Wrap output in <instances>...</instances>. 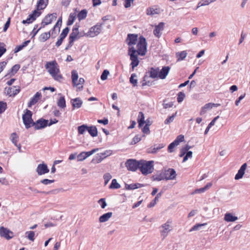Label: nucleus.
Here are the masks:
<instances>
[{"instance_id": "obj_1", "label": "nucleus", "mask_w": 250, "mask_h": 250, "mask_svg": "<svg viewBox=\"0 0 250 250\" xmlns=\"http://www.w3.org/2000/svg\"><path fill=\"white\" fill-rule=\"evenodd\" d=\"M45 66L54 80L60 82L62 79V76L60 74L59 66L56 61L47 62Z\"/></svg>"}, {"instance_id": "obj_2", "label": "nucleus", "mask_w": 250, "mask_h": 250, "mask_svg": "<svg viewBox=\"0 0 250 250\" xmlns=\"http://www.w3.org/2000/svg\"><path fill=\"white\" fill-rule=\"evenodd\" d=\"M153 164V161L140 160L139 169L144 175L151 173L154 169Z\"/></svg>"}, {"instance_id": "obj_3", "label": "nucleus", "mask_w": 250, "mask_h": 250, "mask_svg": "<svg viewBox=\"0 0 250 250\" xmlns=\"http://www.w3.org/2000/svg\"><path fill=\"white\" fill-rule=\"evenodd\" d=\"M128 54L130 56V59L131 61V65L132 69H134L139 63L137 50L133 47H129Z\"/></svg>"}, {"instance_id": "obj_4", "label": "nucleus", "mask_w": 250, "mask_h": 250, "mask_svg": "<svg viewBox=\"0 0 250 250\" xmlns=\"http://www.w3.org/2000/svg\"><path fill=\"white\" fill-rule=\"evenodd\" d=\"M172 221L168 220L166 223L163 224L160 227V234L162 239H165L168 234L169 232L172 230L171 226Z\"/></svg>"}, {"instance_id": "obj_5", "label": "nucleus", "mask_w": 250, "mask_h": 250, "mask_svg": "<svg viewBox=\"0 0 250 250\" xmlns=\"http://www.w3.org/2000/svg\"><path fill=\"white\" fill-rule=\"evenodd\" d=\"M32 112L27 109L25 110V113L22 115L23 122L27 129L32 126L34 122L32 119Z\"/></svg>"}, {"instance_id": "obj_6", "label": "nucleus", "mask_w": 250, "mask_h": 250, "mask_svg": "<svg viewBox=\"0 0 250 250\" xmlns=\"http://www.w3.org/2000/svg\"><path fill=\"white\" fill-rule=\"evenodd\" d=\"M137 46V53L138 54L144 56L146 52V39L142 36L140 37Z\"/></svg>"}, {"instance_id": "obj_7", "label": "nucleus", "mask_w": 250, "mask_h": 250, "mask_svg": "<svg viewBox=\"0 0 250 250\" xmlns=\"http://www.w3.org/2000/svg\"><path fill=\"white\" fill-rule=\"evenodd\" d=\"M127 169L130 171H135L139 168L140 161L134 159H128L125 164Z\"/></svg>"}, {"instance_id": "obj_8", "label": "nucleus", "mask_w": 250, "mask_h": 250, "mask_svg": "<svg viewBox=\"0 0 250 250\" xmlns=\"http://www.w3.org/2000/svg\"><path fill=\"white\" fill-rule=\"evenodd\" d=\"M103 23H98L95 26L91 27L89 31L87 33L86 36L90 37H94L99 35L101 30Z\"/></svg>"}, {"instance_id": "obj_9", "label": "nucleus", "mask_w": 250, "mask_h": 250, "mask_svg": "<svg viewBox=\"0 0 250 250\" xmlns=\"http://www.w3.org/2000/svg\"><path fill=\"white\" fill-rule=\"evenodd\" d=\"M79 33V26L75 25L69 35L68 47H71L73 45L74 41L77 39Z\"/></svg>"}, {"instance_id": "obj_10", "label": "nucleus", "mask_w": 250, "mask_h": 250, "mask_svg": "<svg viewBox=\"0 0 250 250\" xmlns=\"http://www.w3.org/2000/svg\"><path fill=\"white\" fill-rule=\"evenodd\" d=\"M0 235L7 240L12 238L14 236L12 231L3 227H0Z\"/></svg>"}, {"instance_id": "obj_11", "label": "nucleus", "mask_w": 250, "mask_h": 250, "mask_svg": "<svg viewBox=\"0 0 250 250\" xmlns=\"http://www.w3.org/2000/svg\"><path fill=\"white\" fill-rule=\"evenodd\" d=\"M48 120L41 118L36 122H34L32 126H34L35 129L39 130L46 127L48 125Z\"/></svg>"}, {"instance_id": "obj_12", "label": "nucleus", "mask_w": 250, "mask_h": 250, "mask_svg": "<svg viewBox=\"0 0 250 250\" xmlns=\"http://www.w3.org/2000/svg\"><path fill=\"white\" fill-rule=\"evenodd\" d=\"M57 18V14L56 13L48 14L43 19L42 22V27H44L45 25H48L52 22Z\"/></svg>"}, {"instance_id": "obj_13", "label": "nucleus", "mask_w": 250, "mask_h": 250, "mask_svg": "<svg viewBox=\"0 0 250 250\" xmlns=\"http://www.w3.org/2000/svg\"><path fill=\"white\" fill-rule=\"evenodd\" d=\"M49 171L47 166L44 163L40 164L38 165L36 172L39 175H42L48 173Z\"/></svg>"}, {"instance_id": "obj_14", "label": "nucleus", "mask_w": 250, "mask_h": 250, "mask_svg": "<svg viewBox=\"0 0 250 250\" xmlns=\"http://www.w3.org/2000/svg\"><path fill=\"white\" fill-rule=\"evenodd\" d=\"M166 180H173L176 178V173L173 168H169L166 170L164 173Z\"/></svg>"}, {"instance_id": "obj_15", "label": "nucleus", "mask_w": 250, "mask_h": 250, "mask_svg": "<svg viewBox=\"0 0 250 250\" xmlns=\"http://www.w3.org/2000/svg\"><path fill=\"white\" fill-rule=\"evenodd\" d=\"M165 23L164 22H160L158 25H156L155 29L153 31L154 35L157 38H160L161 36V32L164 30Z\"/></svg>"}, {"instance_id": "obj_16", "label": "nucleus", "mask_w": 250, "mask_h": 250, "mask_svg": "<svg viewBox=\"0 0 250 250\" xmlns=\"http://www.w3.org/2000/svg\"><path fill=\"white\" fill-rule=\"evenodd\" d=\"M247 165L246 163H244L241 167L239 169L237 173L235 176V180H239L242 178L245 173V171L247 168Z\"/></svg>"}, {"instance_id": "obj_17", "label": "nucleus", "mask_w": 250, "mask_h": 250, "mask_svg": "<svg viewBox=\"0 0 250 250\" xmlns=\"http://www.w3.org/2000/svg\"><path fill=\"white\" fill-rule=\"evenodd\" d=\"M138 35L136 34H128L127 35V41L128 45L135 44L137 40Z\"/></svg>"}, {"instance_id": "obj_18", "label": "nucleus", "mask_w": 250, "mask_h": 250, "mask_svg": "<svg viewBox=\"0 0 250 250\" xmlns=\"http://www.w3.org/2000/svg\"><path fill=\"white\" fill-rule=\"evenodd\" d=\"M170 70L169 66H164L160 72H159L158 77L161 79H164L166 78Z\"/></svg>"}, {"instance_id": "obj_19", "label": "nucleus", "mask_w": 250, "mask_h": 250, "mask_svg": "<svg viewBox=\"0 0 250 250\" xmlns=\"http://www.w3.org/2000/svg\"><path fill=\"white\" fill-rule=\"evenodd\" d=\"M71 103L72 105L73 109L79 108L81 107L83 104V101L80 98H76L71 99Z\"/></svg>"}, {"instance_id": "obj_20", "label": "nucleus", "mask_w": 250, "mask_h": 250, "mask_svg": "<svg viewBox=\"0 0 250 250\" xmlns=\"http://www.w3.org/2000/svg\"><path fill=\"white\" fill-rule=\"evenodd\" d=\"M20 89L19 88H16V86L9 87L6 90L7 94L9 96H15L19 93Z\"/></svg>"}, {"instance_id": "obj_21", "label": "nucleus", "mask_w": 250, "mask_h": 250, "mask_svg": "<svg viewBox=\"0 0 250 250\" xmlns=\"http://www.w3.org/2000/svg\"><path fill=\"white\" fill-rule=\"evenodd\" d=\"M41 96V93H40L39 92H37L35 94V95H34V96L31 99L30 102L28 103V106L29 107H30L32 105H34L35 104H36L38 102V101H39V100L40 99V98Z\"/></svg>"}, {"instance_id": "obj_22", "label": "nucleus", "mask_w": 250, "mask_h": 250, "mask_svg": "<svg viewBox=\"0 0 250 250\" xmlns=\"http://www.w3.org/2000/svg\"><path fill=\"white\" fill-rule=\"evenodd\" d=\"M79 76L76 70H73L71 72V78L73 86H77V81L78 79Z\"/></svg>"}, {"instance_id": "obj_23", "label": "nucleus", "mask_w": 250, "mask_h": 250, "mask_svg": "<svg viewBox=\"0 0 250 250\" xmlns=\"http://www.w3.org/2000/svg\"><path fill=\"white\" fill-rule=\"evenodd\" d=\"M237 219V217L233 216L232 213H227L225 214L224 220L226 222H234Z\"/></svg>"}, {"instance_id": "obj_24", "label": "nucleus", "mask_w": 250, "mask_h": 250, "mask_svg": "<svg viewBox=\"0 0 250 250\" xmlns=\"http://www.w3.org/2000/svg\"><path fill=\"white\" fill-rule=\"evenodd\" d=\"M144 187L143 184H139V183H135V184H125V188L128 190H133L135 189H137L138 188H140Z\"/></svg>"}, {"instance_id": "obj_25", "label": "nucleus", "mask_w": 250, "mask_h": 250, "mask_svg": "<svg viewBox=\"0 0 250 250\" xmlns=\"http://www.w3.org/2000/svg\"><path fill=\"white\" fill-rule=\"evenodd\" d=\"M48 0H39L37 3V7L38 10H43L47 6Z\"/></svg>"}, {"instance_id": "obj_26", "label": "nucleus", "mask_w": 250, "mask_h": 250, "mask_svg": "<svg viewBox=\"0 0 250 250\" xmlns=\"http://www.w3.org/2000/svg\"><path fill=\"white\" fill-rule=\"evenodd\" d=\"M75 12L70 13L69 16L68 20L67 22V25H71L74 23L76 19V16H77V11L76 10V9H75Z\"/></svg>"}, {"instance_id": "obj_27", "label": "nucleus", "mask_w": 250, "mask_h": 250, "mask_svg": "<svg viewBox=\"0 0 250 250\" xmlns=\"http://www.w3.org/2000/svg\"><path fill=\"white\" fill-rule=\"evenodd\" d=\"M20 68V66L19 64H15L14 65L11 69L9 71L8 73L5 75V77H7L8 76H13L19 70Z\"/></svg>"}, {"instance_id": "obj_28", "label": "nucleus", "mask_w": 250, "mask_h": 250, "mask_svg": "<svg viewBox=\"0 0 250 250\" xmlns=\"http://www.w3.org/2000/svg\"><path fill=\"white\" fill-rule=\"evenodd\" d=\"M87 131L88 132L89 134L92 137H96L98 135L97 129L95 126L92 125L90 126H88V129H87Z\"/></svg>"}, {"instance_id": "obj_29", "label": "nucleus", "mask_w": 250, "mask_h": 250, "mask_svg": "<svg viewBox=\"0 0 250 250\" xmlns=\"http://www.w3.org/2000/svg\"><path fill=\"white\" fill-rule=\"evenodd\" d=\"M112 212H111L104 213L100 217L99 222L102 223L105 222L108 220V219L112 216Z\"/></svg>"}, {"instance_id": "obj_30", "label": "nucleus", "mask_w": 250, "mask_h": 250, "mask_svg": "<svg viewBox=\"0 0 250 250\" xmlns=\"http://www.w3.org/2000/svg\"><path fill=\"white\" fill-rule=\"evenodd\" d=\"M87 12L86 9L81 10L78 14H77V17L80 21L86 18L87 16Z\"/></svg>"}, {"instance_id": "obj_31", "label": "nucleus", "mask_w": 250, "mask_h": 250, "mask_svg": "<svg viewBox=\"0 0 250 250\" xmlns=\"http://www.w3.org/2000/svg\"><path fill=\"white\" fill-rule=\"evenodd\" d=\"M159 13V9L153 7H149L146 10V14L148 15H154Z\"/></svg>"}, {"instance_id": "obj_32", "label": "nucleus", "mask_w": 250, "mask_h": 250, "mask_svg": "<svg viewBox=\"0 0 250 250\" xmlns=\"http://www.w3.org/2000/svg\"><path fill=\"white\" fill-rule=\"evenodd\" d=\"M138 122L140 127H141L145 123V116L142 112H140L139 113Z\"/></svg>"}, {"instance_id": "obj_33", "label": "nucleus", "mask_w": 250, "mask_h": 250, "mask_svg": "<svg viewBox=\"0 0 250 250\" xmlns=\"http://www.w3.org/2000/svg\"><path fill=\"white\" fill-rule=\"evenodd\" d=\"M50 32H44L39 37V40L41 42H44L48 40L50 37Z\"/></svg>"}, {"instance_id": "obj_34", "label": "nucleus", "mask_w": 250, "mask_h": 250, "mask_svg": "<svg viewBox=\"0 0 250 250\" xmlns=\"http://www.w3.org/2000/svg\"><path fill=\"white\" fill-rule=\"evenodd\" d=\"M187 55V53L186 51H183L180 52H177L176 54V57L178 58L177 61H180L184 59Z\"/></svg>"}, {"instance_id": "obj_35", "label": "nucleus", "mask_w": 250, "mask_h": 250, "mask_svg": "<svg viewBox=\"0 0 250 250\" xmlns=\"http://www.w3.org/2000/svg\"><path fill=\"white\" fill-rule=\"evenodd\" d=\"M162 195V192H159L157 194L154 199L152 200L147 206L148 208H151L154 207L155 205L156 204L157 202L158 201L159 199L161 197Z\"/></svg>"}, {"instance_id": "obj_36", "label": "nucleus", "mask_w": 250, "mask_h": 250, "mask_svg": "<svg viewBox=\"0 0 250 250\" xmlns=\"http://www.w3.org/2000/svg\"><path fill=\"white\" fill-rule=\"evenodd\" d=\"M150 73V77L152 78H157L159 75V69H154V68H151Z\"/></svg>"}, {"instance_id": "obj_37", "label": "nucleus", "mask_w": 250, "mask_h": 250, "mask_svg": "<svg viewBox=\"0 0 250 250\" xmlns=\"http://www.w3.org/2000/svg\"><path fill=\"white\" fill-rule=\"evenodd\" d=\"M88 129V126L86 125H83L78 127V131L80 134H83Z\"/></svg>"}, {"instance_id": "obj_38", "label": "nucleus", "mask_w": 250, "mask_h": 250, "mask_svg": "<svg viewBox=\"0 0 250 250\" xmlns=\"http://www.w3.org/2000/svg\"><path fill=\"white\" fill-rule=\"evenodd\" d=\"M57 105L61 108H64L66 106L65 100L64 97H61L59 99Z\"/></svg>"}, {"instance_id": "obj_39", "label": "nucleus", "mask_w": 250, "mask_h": 250, "mask_svg": "<svg viewBox=\"0 0 250 250\" xmlns=\"http://www.w3.org/2000/svg\"><path fill=\"white\" fill-rule=\"evenodd\" d=\"M219 118V116H216V117H215L212 121L209 124V125H208V126H207V127L206 128L205 132H204V134H206L208 133V132L209 129L210 128V127L211 126H212L213 125H214L215 124V122L216 121V120Z\"/></svg>"}, {"instance_id": "obj_40", "label": "nucleus", "mask_w": 250, "mask_h": 250, "mask_svg": "<svg viewBox=\"0 0 250 250\" xmlns=\"http://www.w3.org/2000/svg\"><path fill=\"white\" fill-rule=\"evenodd\" d=\"M164 146H165V145H164L162 144L154 145V147L152 149L151 151H149V152L151 153H155L157 152L158 150L163 148Z\"/></svg>"}, {"instance_id": "obj_41", "label": "nucleus", "mask_w": 250, "mask_h": 250, "mask_svg": "<svg viewBox=\"0 0 250 250\" xmlns=\"http://www.w3.org/2000/svg\"><path fill=\"white\" fill-rule=\"evenodd\" d=\"M120 185L117 183V180L114 179L112 180L111 183L109 186L110 188L118 189L120 188Z\"/></svg>"}, {"instance_id": "obj_42", "label": "nucleus", "mask_w": 250, "mask_h": 250, "mask_svg": "<svg viewBox=\"0 0 250 250\" xmlns=\"http://www.w3.org/2000/svg\"><path fill=\"white\" fill-rule=\"evenodd\" d=\"M104 159L102 155L98 154L92 160V163L94 164H98L102 162Z\"/></svg>"}, {"instance_id": "obj_43", "label": "nucleus", "mask_w": 250, "mask_h": 250, "mask_svg": "<svg viewBox=\"0 0 250 250\" xmlns=\"http://www.w3.org/2000/svg\"><path fill=\"white\" fill-rule=\"evenodd\" d=\"M136 77V74L135 73H133L131 74V77L129 79L130 83H132L134 86H136L137 84V80L136 79H134V78Z\"/></svg>"}, {"instance_id": "obj_44", "label": "nucleus", "mask_w": 250, "mask_h": 250, "mask_svg": "<svg viewBox=\"0 0 250 250\" xmlns=\"http://www.w3.org/2000/svg\"><path fill=\"white\" fill-rule=\"evenodd\" d=\"M69 31V28L67 27H65L62 31L60 37L61 39L64 40V39L66 37L68 32Z\"/></svg>"}, {"instance_id": "obj_45", "label": "nucleus", "mask_w": 250, "mask_h": 250, "mask_svg": "<svg viewBox=\"0 0 250 250\" xmlns=\"http://www.w3.org/2000/svg\"><path fill=\"white\" fill-rule=\"evenodd\" d=\"M220 105V104H212L208 103L204 105V109H209L212 108L213 107H217Z\"/></svg>"}, {"instance_id": "obj_46", "label": "nucleus", "mask_w": 250, "mask_h": 250, "mask_svg": "<svg viewBox=\"0 0 250 250\" xmlns=\"http://www.w3.org/2000/svg\"><path fill=\"white\" fill-rule=\"evenodd\" d=\"M112 176L109 173H106L104 175V185H106L109 180L111 179Z\"/></svg>"}, {"instance_id": "obj_47", "label": "nucleus", "mask_w": 250, "mask_h": 250, "mask_svg": "<svg viewBox=\"0 0 250 250\" xmlns=\"http://www.w3.org/2000/svg\"><path fill=\"white\" fill-rule=\"evenodd\" d=\"M39 10H35L33 11V13L29 15H32V18L33 20H35L37 17L40 16L41 14V12L39 11Z\"/></svg>"}, {"instance_id": "obj_48", "label": "nucleus", "mask_w": 250, "mask_h": 250, "mask_svg": "<svg viewBox=\"0 0 250 250\" xmlns=\"http://www.w3.org/2000/svg\"><path fill=\"white\" fill-rule=\"evenodd\" d=\"M109 72L108 70H107L106 69L104 70L101 76V79L103 81H104V80H106L107 78V76L109 75Z\"/></svg>"}, {"instance_id": "obj_49", "label": "nucleus", "mask_w": 250, "mask_h": 250, "mask_svg": "<svg viewBox=\"0 0 250 250\" xmlns=\"http://www.w3.org/2000/svg\"><path fill=\"white\" fill-rule=\"evenodd\" d=\"M26 234H27V238L30 240L33 241L34 240L35 232L33 231H27Z\"/></svg>"}, {"instance_id": "obj_50", "label": "nucleus", "mask_w": 250, "mask_h": 250, "mask_svg": "<svg viewBox=\"0 0 250 250\" xmlns=\"http://www.w3.org/2000/svg\"><path fill=\"white\" fill-rule=\"evenodd\" d=\"M6 103L3 102H0V114L3 113L6 110Z\"/></svg>"}, {"instance_id": "obj_51", "label": "nucleus", "mask_w": 250, "mask_h": 250, "mask_svg": "<svg viewBox=\"0 0 250 250\" xmlns=\"http://www.w3.org/2000/svg\"><path fill=\"white\" fill-rule=\"evenodd\" d=\"M11 141L15 146H17L18 136L16 133H13L11 134Z\"/></svg>"}, {"instance_id": "obj_52", "label": "nucleus", "mask_w": 250, "mask_h": 250, "mask_svg": "<svg viewBox=\"0 0 250 250\" xmlns=\"http://www.w3.org/2000/svg\"><path fill=\"white\" fill-rule=\"evenodd\" d=\"M141 140V138L138 135H136L132 139V142L130 143L131 145H135Z\"/></svg>"}, {"instance_id": "obj_53", "label": "nucleus", "mask_w": 250, "mask_h": 250, "mask_svg": "<svg viewBox=\"0 0 250 250\" xmlns=\"http://www.w3.org/2000/svg\"><path fill=\"white\" fill-rule=\"evenodd\" d=\"M176 113H175L174 114H173L172 116L167 118L165 121V124L167 125V124H169V123H170L171 122H172L174 120V119L176 116Z\"/></svg>"}, {"instance_id": "obj_54", "label": "nucleus", "mask_w": 250, "mask_h": 250, "mask_svg": "<svg viewBox=\"0 0 250 250\" xmlns=\"http://www.w3.org/2000/svg\"><path fill=\"white\" fill-rule=\"evenodd\" d=\"M185 97V95L184 93H183V92H179V93L178 94V97H177V102L178 103L182 102L183 101Z\"/></svg>"}, {"instance_id": "obj_55", "label": "nucleus", "mask_w": 250, "mask_h": 250, "mask_svg": "<svg viewBox=\"0 0 250 250\" xmlns=\"http://www.w3.org/2000/svg\"><path fill=\"white\" fill-rule=\"evenodd\" d=\"M98 203L100 204L101 207L102 208H104L107 205L104 198L100 199L98 201Z\"/></svg>"}, {"instance_id": "obj_56", "label": "nucleus", "mask_w": 250, "mask_h": 250, "mask_svg": "<svg viewBox=\"0 0 250 250\" xmlns=\"http://www.w3.org/2000/svg\"><path fill=\"white\" fill-rule=\"evenodd\" d=\"M192 155V152L191 151H188L186 154V155L184 156L183 158V162H186L188 158H191Z\"/></svg>"}, {"instance_id": "obj_57", "label": "nucleus", "mask_w": 250, "mask_h": 250, "mask_svg": "<svg viewBox=\"0 0 250 250\" xmlns=\"http://www.w3.org/2000/svg\"><path fill=\"white\" fill-rule=\"evenodd\" d=\"M35 20H33V19L32 18V15H29L28 18L26 20H23L22 21V23L23 24H25V23L29 24V23H32Z\"/></svg>"}, {"instance_id": "obj_58", "label": "nucleus", "mask_w": 250, "mask_h": 250, "mask_svg": "<svg viewBox=\"0 0 250 250\" xmlns=\"http://www.w3.org/2000/svg\"><path fill=\"white\" fill-rule=\"evenodd\" d=\"M54 181H55L54 180H49L47 179H44L42 180L41 181V183L45 185H47L50 184L54 183Z\"/></svg>"}, {"instance_id": "obj_59", "label": "nucleus", "mask_w": 250, "mask_h": 250, "mask_svg": "<svg viewBox=\"0 0 250 250\" xmlns=\"http://www.w3.org/2000/svg\"><path fill=\"white\" fill-rule=\"evenodd\" d=\"M78 161H83L86 158L85 155H84V151L81 152L77 156Z\"/></svg>"}, {"instance_id": "obj_60", "label": "nucleus", "mask_w": 250, "mask_h": 250, "mask_svg": "<svg viewBox=\"0 0 250 250\" xmlns=\"http://www.w3.org/2000/svg\"><path fill=\"white\" fill-rule=\"evenodd\" d=\"M149 125L148 124H146L145 126L142 129V131L144 134H148L150 133V130L149 128Z\"/></svg>"}, {"instance_id": "obj_61", "label": "nucleus", "mask_w": 250, "mask_h": 250, "mask_svg": "<svg viewBox=\"0 0 250 250\" xmlns=\"http://www.w3.org/2000/svg\"><path fill=\"white\" fill-rule=\"evenodd\" d=\"M4 44L0 42V57L6 52V49L4 47Z\"/></svg>"}, {"instance_id": "obj_62", "label": "nucleus", "mask_w": 250, "mask_h": 250, "mask_svg": "<svg viewBox=\"0 0 250 250\" xmlns=\"http://www.w3.org/2000/svg\"><path fill=\"white\" fill-rule=\"evenodd\" d=\"M98 150V148H95L90 151L84 152V155H85L86 157L87 158L88 157L92 155L94 153L97 152Z\"/></svg>"}, {"instance_id": "obj_63", "label": "nucleus", "mask_w": 250, "mask_h": 250, "mask_svg": "<svg viewBox=\"0 0 250 250\" xmlns=\"http://www.w3.org/2000/svg\"><path fill=\"white\" fill-rule=\"evenodd\" d=\"M175 146H176L175 144L173 142L171 143L168 146V151L170 153L172 152L173 151V149Z\"/></svg>"}, {"instance_id": "obj_64", "label": "nucleus", "mask_w": 250, "mask_h": 250, "mask_svg": "<svg viewBox=\"0 0 250 250\" xmlns=\"http://www.w3.org/2000/svg\"><path fill=\"white\" fill-rule=\"evenodd\" d=\"M203 226V224H198L194 226L191 229L189 230V231H192L194 230H197L199 229V228Z\"/></svg>"}]
</instances>
